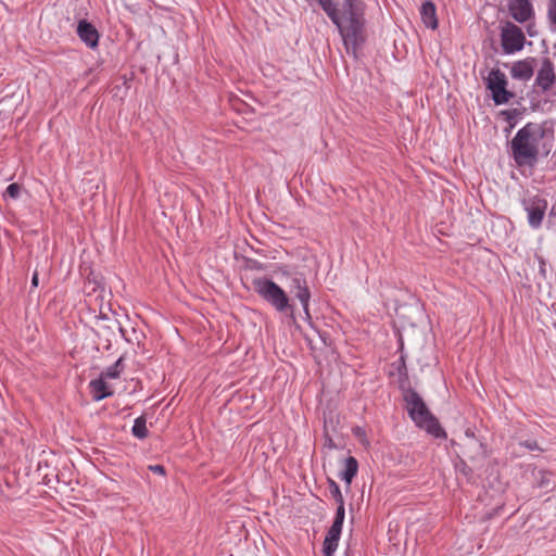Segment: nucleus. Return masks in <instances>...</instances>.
<instances>
[{
	"instance_id": "obj_1",
	"label": "nucleus",
	"mask_w": 556,
	"mask_h": 556,
	"mask_svg": "<svg viewBox=\"0 0 556 556\" xmlns=\"http://www.w3.org/2000/svg\"><path fill=\"white\" fill-rule=\"evenodd\" d=\"M330 21L337 26L343 39L346 52L354 58L365 42V2L364 0H316Z\"/></svg>"
},
{
	"instance_id": "obj_2",
	"label": "nucleus",
	"mask_w": 556,
	"mask_h": 556,
	"mask_svg": "<svg viewBox=\"0 0 556 556\" xmlns=\"http://www.w3.org/2000/svg\"><path fill=\"white\" fill-rule=\"evenodd\" d=\"M544 137V129L534 123L521 127L510 142L511 155L519 166L536 164L539 159V141Z\"/></svg>"
},
{
	"instance_id": "obj_3",
	"label": "nucleus",
	"mask_w": 556,
	"mask_h": 556,
	"mask_svg": "<svg viewBox=\"0 0 556 556\" xmlns=\"http://www.w3.org/2000/svg\"><path fill=\"white\" fill-rule=\"evenodd\" d=\"M404 401L408 415L417 427L426 430L433 438H446V432L441 427L439 420L429 412L424 400L415 390H405Z\"/></svg>"
},
{
	"instance_id": "obj_4",
	"label": "nucleus",
	"mask_w": 556,
	"mask_h": 556,
	"mask_svg": "<svg viewBox=\"0 0 556 556\" xmlns=\"http://www.w3.org/2000/svg\"><path fill=\"white\" fill-rule=\"evenodd\" d=\"M253 289L264 301L273 306L279 313L294 311V305L286 291L274 280L266 277H258L252 280Z\"/></svg>"
},
{
	"instance_id": "obj_5",
	"label": "nucleus",
	"mask_w": 556,
	"mask_h": 556,
	"mask_svg": "<svg viewBox=\"0 0 556 556\" xmlns=\"http://www.w3.org/2000/svg\"><path fill=\"white\" fill-rule=\"evenodd\" d=\"M533 91L545 97L556 96V75L554 65L549 59H544L539 68Z\"/></svg>"
},
{
	"instance_id": "obj_6",
	"label": "nucleus",
	"mask_w": 556,
	"mask_h": 556,
	"mask_svg": "<svg viewBox=\"0 0 556 556\" xmlns=\"http://www.w3.org/2000/svg\"><path fill=\"white\" fill-rule=\"evenodd\" d=\"M486 87L492 93L495 104L501 105L507 103L514 94L507 90V79L505 74L500 70H492L486 77Z\"/></svg>"
},
{
	"instance_id": "obj_7",
	"label": "nucleus",
	"mask_w": 556,
	"mask_h": 556,
	"mask_svg": "<svg viewBox=\"0 0 556 556\" xmlns=\"http://www.w3.org/2000/svg\"><path fill=\"white\" fill-rule=\"evenodd\" d=\"M526 37L520 27L507 22L501 30V42L504 53L514 54L522 50Z\"/></svg>"
},
{
	"instance_id": "obj_8",
	"label": "nucleus",
	"mask_w": 556,
	"mask_h": 556,
	"mask_svg": "<svg viewBox=\"0 0 556 556\" xmlns=\"http://www.w3.org/2000/svg\"><path fill=\"white\" fill-rule=\"evenodd\" d=\"M523 208L527 212L528 224L532 229L541 227L545 212L547 210V201L539 195L527 198L522 201Z\"/></svg>"
},
{
	"instance_id": "obj_9",
	"label": "nucleus",
	"mask_w": 556,
	"mask_h": 556,
	"mask_svg": "<svg viewBox=\"0 0 556 556\" xmlns=\"http://www.w3.org/2000/svg\"><path fill=\"white\" fill-rule=\"evenodd\" d=\"M290 292L294 295L295 299L300 301L305 316L311 318L308 308L311 291L306 278L303 275H295L291 278Z\"/></svg>"
},
{
	"instance_id": "obj_10",
	"label": "nucleus",
	"mask_w": 556,
	"mask_h": 556,
	"mask_svg": "<svg viewBox=\"0 0 556 556\" xmlns=\"http://www.w3.org/2000/svg\"><path fill=\"white\" fill-rule=\"evenodd\" d=\"M508 11L518 23H526L533 15V7L529 0H508Z\"/></svg>"
},
{
	"instance_id": "obj_11",
	"label": "nucleus",
	"mask_w": 556,
	"mask_h": 556,
	"mask_svg": "<svg viewBox=\"0 0 556 556\" xmlns=\"http://www.w3.org/2000/svg\"><path fill=\"white\" fill-rule=\"evenodd\" d=\"M77 35L80 40L86 43L87 47L94 48L98 46L99 33L91 23L85 20L79 21L77 26Z\"/></svg>"
},
{
	"instance_id": "obj_12",
	"label": "nucleus",
	"mask_w": 556,
	"mask_h": 556,
	"mask_svg": "<svg viewBox=\"0 0 556 556\" xmlns=\"http://www.w3.org/2000/svg\"><path fill=\"white\" fill-rule=\"evenodd\" d=\"M533 63L534 59L531 58L515 62L510 71L511 77L522 81L529 80L534 73Z\"/></svg>"
},
{
	"instance_id": "obj_13",
	"label": "nucleus",
	"mask_w": 556,
	"mask_h": 556,
	"mask_svg": "<svg viewBox=\"0 0 556 556\" xmlns=\"http://www.w3.org/2000/svg\"><path fill=\"white\" fill-rule=\"evenodd\" d=\"M90 394L92 396V400L96 402H100L106 397H110L113 395L112 388L105 382V379L101 376L99 378L93 379L88 384Z\"/></svg>"
},
{
	"instance_id": "obj_14",
	"label": "nucleus",
	"mask_w": 556,
	"mask_h": 556,
	"mask_svg": "<svg viewBox=\"0 0 556 556\" xmlns=\"http://www.w3.org/2000/svg\"><path fill=\"white\" fill-rule=\"evenodd\" d=\"M420 16L427 28L435 29L438 27L437 9L431 0H426L421 4Z\"/></svg>"
},
{
	"instance_id": "obj_15",
	"label": "nucleus",
	"mask_w": 556,
	"mask_h": 556,
	"mask_svg": "<svg viewBox=\"0 0 556 556\" xmlns=\"http://www.w3.org/2000/svg\"><path fill=\"white\" fill-rule=\"evenodd\" d=\"M342 530L330 527L323 544L324 556H333L338 548Z\"/></svg>"
},
{
	"instance_id": "obj_16",
	"label": "nucleus",
	"mask_w": 556,
	"mask_h": 556,
	"mask_svg": "<svg viewBox=\"0 0 556 556\" xmlns=\"http://www.w3.org/2000/svg\"><path fill=\"white\" fill-rule=\"evenodd\" d=\"M358 471V463L355 457L349 456L344 460L343 470L339 473V478L345 482L349 486L352 483V480L357 475Z\"/></svg>"
},
{
	"instance_id": "obj_17",
	"label": "nucleus",
	"mask_w": 556,
	"mask_h": 556,
	"mask_svg": "<svg viewBox=\"0 0 556 556\" xmlns=\"http://www.w3.org/2000/svg\"><path fill=\"white\" fill-rule=\"evenodd\" d=\"M124 368V358L121 356L113 365L105 368V370H103L100 376L104 379H117L119 378Z\"/></svg>"
},
{
	"instance_id": "obj_18",
	"label": "nucleus",
	"mask_w": 556,
	"mask_h": 556,
	"mask_svg": "<svg viewBox=\"0 0 556 556\" xmlns=\"http://www.w3.org/2000/svg\"><path fill=\"white\" fill-rule=\"evenodd\" d=\"M131 433L137 439L143 440L148 437L147 420L144 416H139L135 419Z\"/></svg>"
},
{
	"instance_id": "obj_19",
	"label": "nucleus",
	"mask_w": 556,
	"mask_h": 556,
	"mask_svg": "<svg viewBox=\"0 0 556 556\" xmlns=\"http://www.w3.org/2000/svg\"><path fill=\"white\" fill-rule=\"evenodd\" d=\"M328 484H329V493L333 497L336 503L344 504L343 495L341 493L339 484L332 479L328 480Z\"/></svg>"
},
{
	"instance_id": "obj_20",
	"label": "nucleus",
	"mask_w": 556,
	"mask_h": 556,
	"mask_svg": "<svg viewBox=\"0 0 556 556\" xmlns=\"http://www.w3.org/2000/svg\"><path fill=\"white\" fill-rule=\"evenodd\" d=\"M344 518H345L344 504H337L336 516H334V520H333L331 527L342 530Z\"/></svg>"
},
{
	"instance_id": "obj_21",
	"label": "nucleus",
	"mask_w": 556,
	"mask_h": 556,
	"mask_svg": "<svg viewBox=\"0 0 556 556\" xmlns=\"http://www.w3.org/2000/svg\"><path fill=\"white\" fill-rule=\"evenodd\" d=\"M547 17L553 31H556V0H548Z\"/></svg>"
},
{
	"instance_id": "obj_22",
	"label": "nucleus",
	"mask_w": 556,
	"mask_h": 556,
	"mask_svg": "<svg viewBox=\"0 0 556 556\" xmlns=\"http://www.w3.org/2000/svg\"><path fill=\"white\" fill-rule=\"evenodd\" d=\"M20 195H21V186L16 182L10 184L3 193L4 198H10L13 200L18 199Z\"/></svg>"
},
{
	"instance_id": "obj_23",
	"label": "nucleus",
	"mask_w": 556,
	"mask_h": 556,
	"mask_svg": "<svg viewBox=\"0 0 556 556\" xmlns=\"http://www.w3.org/2000/svg\"><path fill=\"white\" fill-rule=\"evenodd\" d=\"M539 261V273L545 277L546 276V262L542 256L538 257Z\"/></svg>"
},
{
	"instance_id": "obj_24",
	"label": "nucleus",
	"mask_w": 556,
	"mask_h": 556,
	"mask_svg": "<svg viewBox=\"0 0 556 556\" xmlns=\"http://www.w3.org/2000/svg\"><path fill=\"white\" fill-rule=\"evenodd\" d=\"M149 470L161 476L165 475V468L162 465H150Z\"/></svg>"
},
{
	"instance_id": "obj_25",
	"label": "nucleus",
	"mask_w": 556,
	"mask_h": 556,
	"mask_svg": "<svg viewBox=\"0 0 556 556\" xmlns=\"http://www.w3.org/2000/svg\"><path fill=\"white\" fill-rule=\"evenodd\" d=\"M521 445L530 451H534V450L539 448L536 442L532 441V440L523 441V442H521Z\"/></svg>"
},
{
	"instance_id": "obj_26",
	"label": "nucleus",
	"mask_w": 556,
	"mask_h": 556,
	"mask_svg": "<svg viewBox=\"0 0 556 556\" xmlns=\"http://www.w3.org/2000/svg\"><path fill=\"white\" fill-rule=\"evenodd\" d=\"M505 114L507 115V119H508L509 122H511V121H515V119H516V117L518 116V114H519V113H518V111H517V110H511V111H507V112H505Z\"/></svg>"
},
{
	"instance_id": "obj_27",
	"label": "nucleus",
	"mask_w": 556,
	"mask_h": 556,
	"mask_svg": "<svg viewBox=\"0 0 556 556\" xmlns=\"http://www.w3.org/2000/svg\"><path fill=\"white\" fill-rule=\"evenodd\" d=\"M39 282L38 273L35 271L31 277V287L37 288Z\"/></svg>"
},
{
	"instance_id": "obj_28",
	"label": "nucleus",
	"mask_w": 556,
	"mask_h": 556,
	"mask_svg": "<svg viewBox=\"0 0 556 556\" xmlns=\"http://www.w3.org/2000/svg\"><path fill=\"white\" fill-rule=\"evenodd\" d=\"M9 116L5 113L0 112V128L4 127L5 122L8 121Z\"/></svg>"
},
{
	"instance_id": "obj_29",
	"label": "nucleus",
	"mask_w": 556,
	"mask_h": 556,
	"mask_svg": "<svg viewBox=\"0 0 556 556\" xmlns=\"http://www.w3.org/2000/svg\"><path fill=\"white\" fill-rule=\"evenodd\" d=\"M354 433H355L356 435H361V434H363V430H362L361 428H356V429H355V431H354Z\"/></svg>"
}]
</instances>
